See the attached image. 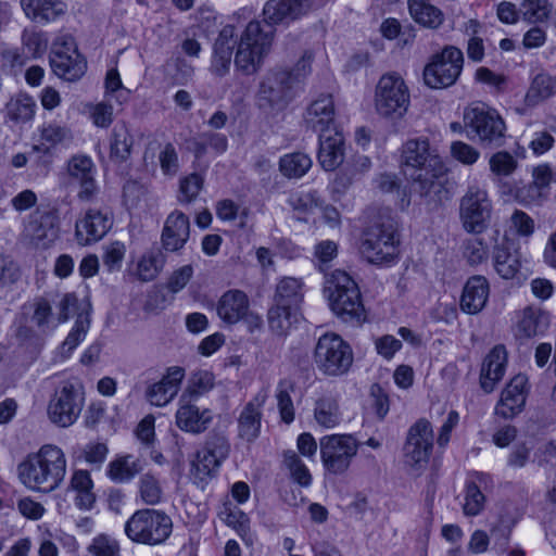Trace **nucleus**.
I'll use <instances>...</instances> for the list:
<instances>
[{
  "label": "nucleus",
  "instance_id": "3",
  "mask_svg": "<svg viewBox=\"0 0 556 556\" xmlns=\"http://www.w3.org/2000/svg\"><path fill=\"white\" fill-rule=\"evenodd\" d=\"M18 480L27 489L43 493L54 491L66 475V457L54 444H45L29 453L16 468Z\"/></svg>",
  "mask_w": 556,
  "mask_h": 556
},
{
  "label": "nucleus",
  "instance_id": "50",
  "mask_svg": "<svg viewBox=\"0 0 556 556\" xmlns=\"http://www.w3.org/2000/svg\"><path fill=\"white\" fill-rule=\"evenodd\" d=\"M88 329L89 320L79 316L60 348V353L63 357L66 358L72 354L76 346L85 339Z\"/></svg>",
  "mask_w": 556,
  "mask_h": 556
},
{
  "label": "nucleus",
  "instance_id": "47",
  "mask_svg": "<svg viewBox=\"0 0 556 556\" xmlns=\"http://www.w3.org/2000/svg\"><path fill=\"white\" fill-rule=\"evenodd\" d=\"M294 386L288 380H281L277 387V402L281 420L291 424L294 420V406L291 399V392Z\"/></svg>",
  "mask_w": 556,
  "mask_h": 556
},
{
  "label": "nucleus",
  "instance_id": "26",
  "mask_svg": "<svg viewBox=\"0 0 556 556\" xmlns=\"http://www.w3.org/2000/svg\"><path fill=\"white\" fill-rule=\"evenodd\" d=\"M344 137L334 130L319 135V149L317 159L320 166L328 172L338 168L344 161Z\"/></svg>",
  "mask_w": 556,
  "mask_h": 556
},
{
  "label": "nucleus",
  "instance_id": "6",
  "mask_svg": "<svg viewBox=\"0 0 556 556\" xmlns=\"http://www.w3.org/2000/svg\"><path fill=\"white\" fill-rule=\"evenodd\" d=\"M464 131L483 147H501L506 124L500 113L484 103H472L464 110Z\"/></svg>",
  "mask_w": 556,
  "mask_h": 556
},
{
  "label": "nucleus",
  "instance_id": "14",
  "mask_svg": "<svg viewBox=\"0 0 556 556\" xmlns=\"http://www.w3.org/2000/svg\"><path fill=\"white\" fill-rule=\"evenodd\" d=\"M433 447V430L426 419L413 425L404 445V464L414 472L426 468Z\"/></svg>",
  "mask_w": 556,
  "mask_h": 556
},
{
  "label": "nucleus",
  "instance_id": "56",
  "mask_svg": "<svg viewBox=\"0 0 556 556\" xmlns=\"http://www.w3.org/2000/svg\"><path fill=\"white\" fill-rule=\"evenodd\" d=\"M202 448L223 463L229 456L230 443L224 434L211 433Z\"/></svg>",
  "mask_w": 556,
  "mask_h": 556
},
{
  "label": "nucleus",
  "instance_id": "63",
  "mask_svg": "<svg viewBox=\"0 0 556 556\" xmlns=\"http://www.w3.org/2000/svg\"><path fill=\"white\" fill-rule=\"evenodd\" d=\"M108 446L104 443L92 442L85 446L83 454L85 460L96 467H100L106 458Z\"/></svg>",
  "mask_w": 556,
  "mask_h": 556
},
{
  "label": "nucleus",
  "instance_id": "48",
  "mask_svg": "<svg viewBox=\"0 0 556 556\" xmlns=\"http://www.w3.org/2000/svg\"><path fill=\"white\" fill-rule=\"evenodd\" d=\"M552 11V4L547 0H523L520 12L529 23L545 22Z\"/></svg>",
  "mask_w": 556,
  "mask_h": 556
},
{
  "label": "nucleus",
  "instance_id": "54",
  "mask_svg": "<svg viewBox=\"0 0 556 556\" xmlns=\"http://www.w3.org/2000/svg\"><path fill=\"white\" fill-rule=\"evenodd\" d=\"M480 24L476 20H470L466 26V31L471 35L467 45V55L473 62H480L484 56L483 40L477 36Z\"/></svg>",
  "mask_w": 556,
  "mask_h": 556
},
{
  "label": "nucleus",
  "instance_id": "24",
  "mask_svg": "<svg viewBox=\"0 0 556 556\" xmlns=\"http://www.w3.org/2000/svg\"><path fill=\"white\" fill-rule=\"evenodd\" d=\"M236 29L232 25L222 28L213 46V55L210 71L213 75L224 77L228 74L231 64L232 51L236 45Z\"/></svg>",
  "mask_w": 556,
  "mask_h": 556
},
{
  "label": "nucleus",
  "instance_id": "22",
  "mask_svg": "<svg viewBox=\"0 0 556 556\" xmlns=\"http://www.w3.org/2000/svg\"><path fill=\"white\" fill-rule=\"evenodd\" d=\"M527 383L525 375H516L509 381L495 407L496 415L509 419L522 410L527 399Z\"/></svg>",
  "mask_w": 556,
  "mask_h": 556
},
{
  "label": "nucleus",
  "instance_id": "12",
  "mask_svg": "<svg viewBox=\"0 0 556 556\" xmlns=\"http://www.w3.org/2000/svg\"><path fill=\"white\" fill-rule=\"evenodd\" d=\"M320 458L331 475L345 473L357 455L358 442L351 434H328L319 439Z\"/></svg>",
  "mask_w": 556,
  "mask_h": 556
},
{
  "label": "nucleus",
  "instance_id": "60",
  "mask_svg": "<svg viewBox=\"0 0 556 556\" xmlns=\"http://www.w3.org/2000/svg\"><path fill=\"white\" fill-rule=\"evenodd\" d=\"M159 161L161 169L165 175L174 176L177 174L179 168L178 154L172 143L165 144L160 152Z\"/></svg>",
  "mask_w": 556,
  "mask_h": 556
},
{
  "label": "nucleus",
  "instance_id": "35",
  "mask_svg": "<svg viewBox=\"0 0 556 556\" xmlns=\"http://www.w3.org/2000/svg\"><path fill=\"white\" fill-rule=\"evenodd\" d=\"M132 136L124 123H117L110 138V157L113 162L123 163L131 153Z\"/></svg>",
  "mask_w": 556,
  "mask_h": 556
},
{
  "label": "nucleus",
  "instance_id": "64",
  "mask_svg": "<svg viewBox=\"0 0 556 556\" xmlns=\"http://www.w3.org/2000/svg\"><path fill=\"white\" fill-rule=\"evenodd\" d=\"M125 255V245L121 242H113L106 247L103 255V264L109 270H115L121 267Z\"/></svg>",
  "mask_w": 556,
  "mask_h": 556
},
{
  "label": "nucleus",
  "instance_id": "15",
  "mask_svg": "<svg viewBox=\"0 0 556 556\" xmlns=\"http://www.w3.org/2000/svg\"><path fill=\"white\" fill-rule=\"evenodd\" d=\"M491 202L484 190L470 187L460 200L459 218L469 233L480 235L488 228Z\"/></svg>",
  "mask_w": 556,
  "mask_h": 556
},
{
  "label": "nucleus",
  "instance_id": "1",
  "mask_svg": "<svg viewBox=\"0 0 556 556\" xmlns=\"http://www.w3.org/2000/svg\"><path fill=\"white\" fill-rule=\"evenodd\" d=\"M313 0H269L263 9L264 21H251L240 35L235 66L244 75L260 71L274 40V25L305 13Z\"/></svg>",
  "mask_w": 556,
  "mask_h": 556
},
{
  "label": "nucleus",
  "instance_id": "19",
  "mask_svg": "<svg viewBox=\"0 0 556 556\" xmlns=\"http://www.w3.org/2000/svg\"><path fill=\"white\" fill-rule=\"evenodd\" d=\"M185 375V368L180 366L168 367L160 381L148 386L144 393L146 400L151 405L165 406L177 395Z\"/></svg>",
  "mask_w": 556,
  "mask_h": 556
},
{
  "label": "nucleus",
  "instance_id": "8",
  "mask_svg": "<svg viewBox=\"0 0 556 556\" xmlns=\"http://www.w3.org/2000/svg\"><path fill=\"white\" fill-rule=\"evenodd\" d=\"M353 359L351 345L337 333L323 334L315 345V365L326 376L338 377L346 374Z\"/></svg>",
  "mask_w": 556,
  "mask_h": 556
},
{
  "label": "nucleus",
  "instance_id": "40",
  "mask_svg": "<svg viewBox=\"0 0 556 556\" xmlns=\"http://www.w3.org/2000/svg\"><path fill=\"white\" fill-rule=\"evenodd\" d=\"M140 471L139 462L127 455L112 460L108 465L106 475L112 481L124 483L130 481Z\"/></svg>",
  "mask_w": 556,
  "mask_h": 556
},
{
  "label": "nucleus",
  "instance_id": "52",
  "mask_svg": "<svg viewBox=\"0 0 556 556\" xmlns=\"http://www.w3.org/2000/svg\"><path fill=\"white\" fill-rule=\"evenodd\" d=\"M203 178L201 175L193 173L180 180L178 201L189 204L200 193L203 188Z\"/></svg>",
  "mask_w": 556,
  "mask_h": 556
},
{
  "label": "nucleus",
  "instance_id": "51",
  "mask_svg": "<svg viewBox=\"0 0 556 556\" xmlns=\"http://www.w3.org/2000/svg\"><path fill=\"white\" fill-rule=\"evenodd\" d=\"M283 462L295 482L302 486H308L311 484L312 476L294 451H287Z\"/></svg>",
  "mask_w": 556,
  "mask_h": 556
},
{
  "label": "nucleus",
  "instance_id": "41",
  "mask_svg": "<svg viewBox=\"0 0 556 556\" xmlns=\"http://www.w3.org/2000/svg\"><path fill=\"white\" fill-rule=\"evenodd\" d=\"M215 386V376L208 370H198L193 372L188 381V386L181 393V401L197 400L210 392Z\"/></svg>",
  "mask_w": 556,
  "mask_h": 556
},
{
  "label": "nucleus",
  "instance_id": "10",
  "mask_svg": "<svg viewBox=\"0 0 556 556\" xmlns=\"http://www.w3.org/2000/svg\"><path fill=\"white\" fill-rule=\"evenodd\" d=\"M410 104L409 89L397 73L381 76L376 87L375 105L377 112L384 117L402 118Z\"/></svg>",
  "mask_w": 556,
  "mask_h": 556
},
{
  "label": "nucleus",
  "instance_id": "29",
  "mask_svg": "<svg viewBox=\"0 0 556 556\" xmlns=\"http://www.w3.org/2000/svg\"><path fill=\"white\" fill-rule=\"evenodd\" d=\"M506 362L507 353L504 345L494 346L485 356L480 374V386L486 393L492 392L496 383L502 380Z\"/></svg>",
  "mask_w": 556,
  "mask_h": 556
},
{
  "label": "nucleus",
  "instance_id": "18",
  "mask_svg": "<svg viewBox=\"0 0 556 556\" xmlns=\"http://www.w3.org/2000/svg\"><path fill=\"white\" fill-rule=\"evenodd\" d=\"M70 181L79 186L77 197L80 201H91L98 193L94 179L96 167L92 160L83 154L72 156L67 162Z\"/></svg>",
  "mask_w": 556,
  "mask_h": 556
},
{
  "label": "nucleus",
  "instance_id": "9",
  "mask_svg": "<svg viewBox=\"0 0 556 556\" xmlns=\"http://www.w3.org/2000/svg\"><path fill=\"white\" fill-rule=\"evenodd\" d=\"M292 75L288 70L268 72L258 86L256 104L266 114H276L285 110L295 96Z\"/></svg>",
  "mask_w": 556,
  "mask_h": 556
},
{
  "label": "nucleus",
  "instance_id": "42",
  "mask_svg": "<svg viewBox=\"0 0 556 556\" xmlns=\"http://www.w3.org/2000/svg\"><path fill=\"white\" fill-rule=\"evenodd\" d=\"M166 257L161 249H152L144 253L138 262L137 275L142 281L153 280L162 270Z\"/></svg>",
  "mask_w": 556,
  "mask_h": 556
},
{
  "label": "nucleus",
  "instance_id": "23",
  "mask_svg": "<svg viewBox=\"0 0 556 556\" xmlns=\"http://www.w3.org/2000/svg\"><path fill=\"white\" fill-rule=\"evenodd\" d=\"M178 405L175 419L176 426L180 430L199 434L210 427L213 420L211 409H200L197 405L192 404V400L181 401V397H179Z\"/></svg>",
  "mask_w": 556,
  "mask_h": 556
},
{
  "label": "nucleus",
  "instance_id": "43",
  "mask_svg": "<svg viewBox=\"0 0 556 556\" xmlns=\"http://www.w3.org/2000/svg\"><path fill=\"white\" fill-rule=\"evenodd\" d=\"M311 167L312 159L302 152L285 154L279 161V169L287 178H301Z\"/></svg>",
  "mask_w": 556,
  "mask_h": 556
},
{
  "label": "nucleus",
  "instance_id": "33",
  "mask_svg": "<svg viewBox=\"0 0 556 556\" xmlns=\"http://www.w3.org/2000/svg\"><path fill=\"white\" fill-rule=\"evenodd\" d=\"M220 465L222 462L208 454L207 451L200 450L191 464L193 482L201 489H204L208 481L216 476Z\"/></svg>",
  "mask_w": 556,
  "mask_h": 556
},
{
  "label": "nucleus",
  "instance_id": "7",
  "mask_svg": "<svg viewBox=\"0 0 556 556\" xmlns=\"http://www.w3.org/2000/svg\"><path fill=\"white\" fill-rule=\"evenodd\" d=\"M172 532L173 520L161 509H138L125 523V533L132 542L149 546L165 543Z\"/></svg>",
  "mask_w": 556,
  "mask_h": 556
},
{
  "label": "nucleus",
  "instance_id": "55",
  "mask_svg": "<svg viewBox=\"0 0 556 556\" xmlns=\"http://www.w3.org/2000/svg\"><path fill=\"white\" fill-rule=\"evenodd\" d=\"M52 317V307L49 301L43 298L36 299L34 302V314L31 316V320L42 332L55 327V325L50 327Z\"/></svg>",
  "mask_w": 556,
  "mask_h": 556
},
{
  "label": "nucleus",
  "instance_id": "46",
  "mask_svg": "<svg viewBox=\"0 0 556 556\" xmlns=\"http://www.w3.org/2000/svg\"><path fill=\"white\" fill-rule=\"evenodd\" d=\"M485 505V496L480 490L477 481H467L465 486V498L463 511L465 516H478Z\"/></svg>",
  "mask_w": 556,
  "mask_h": 556
},
{
  "label": "nucleus",
  "instance_id": "59",
  "mask_svg": "<svg viewBox=\"0 0 556 556\" xmlns=\"http://www.w3.org/2000/svg\"><path fill=\"white\" fill-rule=\"evenodd\" d=\"M451 153L453 157L466 165L475 164L480 156V152L476 148L463 141L453 142Z\"/></svg>",
  "mask_w": 556,
  "mask_h": 556
},
{
  "label": "nucleus",
  "instance_id": "31",
  "mask_svg": "<svg viewBox=\"0 0 556 556\" xmlns=\"http://www.w3.org/2000/svg\"><path fill=\"white\" fill-rule=\"evenodd\" d=\"M549 326V316L539 307L528 306L520 315L517 323L518 336L521 338H533L544 333Z\"/></svg>",
  "mask_w": 556,
  "mask_h": 556
},
{
  "label": "nucleus",
  "instance_id": "49",
  "mask_svg": "<svg viewBox=\"0 0 556 556\" xmlns=\"http://www.w3.org/2000/svg\"><path fill=\"white\" fill-rule=\"evenodd\" d=\"M463 255L471 266L482 264L489 257V245L481 238H469L463 243Z\"/></svg>",
  "mask_w": 556,
  "mask_h": 556
},
{
  "label": "nucleus",
  "instance_id": "21",
  "mask_svg": "<svg viewBox=\"0 0 556 556\" xmlns=\"http://www.w3.org/2000/svg\"><path fill=\"white\" fill-rule=\"evenodd\" d=\"M189 237V217L178 210L172 212L166 217L162 229V248L167 252H178L186 245Z\"/></svg>",
  "mask_w": 556,
  "mask_h": 556
},
{
  "label": "nucleus",
  "instance_id": "25",
  "mask_svg": "<svg viewBox=\"0 0 556 556\" xmlns=\"http://www.w3.org/2000/svg\"><path fill=\"white\" fill-rule=\"evenodd\" d=\"M265 393H257L242 408L238 418L239 437L247 442L255 441L261 432L262 407L266 401Z\"/></svg>",
  "mask_w": 556,
  "mask_h": 556
},
{
  "label": "nucleus",
  "instance_id": "38",
  "mask_svg": "<svg viewBox=\"0 0 556 556\" xmlns=\"http://www.w3.org/2000/svg\"><path fill=\"white\" fill-rule=\"evenodd\" d=\"M314 418L323 428L330 429L337 427L341 420L337 400L332 396H323L317 400L314 408Z\"/></svg>",
  "mask_w": 556,
  "mask_h": 556
},
{
  "label": "nucleus",
  "instance_id": "30",
  "mask_svg": "<svg viewBox=\"0 0 556 556\" xmlns=\"http://www.w3.org/2000/svg\"><path fill=\"white\" fill-rule=\"evenodd\" d=\"M28 18L36 23H50L64 15L66 4L62 0H21Z\"/></svg>",
  "mask_w": 556,
  "mask_h": 556
},
{
  "label": "nucleus",
  "instance_id": "57",
  "mask_svg": "<svg viewBox=\"0 0 556 556\" xmlns=\"http://www.w3.org/2000/svg\"><path fill=\"white\" fill-rule=\"evenodd\" d=\"M489 163L490 169L498 176H508L517 168V161L506 151L494 153Z\"/></svg>",
  "mask_w": 556,
  "mask_h": 556
},
{
  "label": "nucleus",
  "instance_id": "2",
  "mask_svg": "<svg viewBox=\"0 0 556 556\" xmlns=\"http://www.w3.org/2000/svg\"><path fill=\"white\" fill-rule=\"evenodd\" d=\"M404 175L413 180L414 190L429 205H438L446 199L443 176L445 166L427 138L407 140L401 152Z\"/></svg>",
  "mask_w": 556,
  "mask_h": 556
},
{
  "label": "nucleus",
  "instance_id": "36",
  "mask_svg": "<svg viewBox=\"0 0 556 556\" xmlns=\"http://www.w3.org/2000/svg\"><path fill=\"white\" fill-rule=\"evenodd\" d=\"M408 9L414 21L425 27L438 28L443 23V13L429 0H408Z\"/></svg>",
  "mask_w": 556,
  "mask_h": 556
},
{
  "label": "nucleus",
  "instance_id": "45",
  "mask_svg": "<svg viewBox=\"0 0 556 556\" xmlns=\"http://www.w3.org/2000/svg\"><path fill=\"white\" fill-rule=\"evenodd\" d=\"M36 104L31 97L17 94L7 104V114L14 122H27L33 118Z\"/></svg>",
  "mask_w": 556,
  "mask_h": 556
},
{
  "label": "nucleus",
  "instance_id": "28",
  "mask_svg": "<svg viewBox=\"0 0 556 556\" xmlns=\"http://www.w3.org/2000/svg\"><path fill=\"white\" fill-rule=\"evenodd\" d=\"M490 294L489 281L477 275L470 277L464 286L460 308L467 314H477L485 306Z\"/></svg>",
  "mask_w": 556,
  "mask_h": 556
},
{
  "label": "nucleus",
  "instance_id": "44",
  "mask_svg": "<svg viewBox=\"0 0 556 556\" xmlns=\"http://www.w3.org/2000/svg\"><path fill=\"white\" fill-rule=\"evenodd\" d=\"M138 493L143 504L149 506L160 504L163 498L160 479L152 472L143 473L138 481Z\"/></svg>",
  "mask_w": 556,
  "mask_h": 556
},
{
  "label": "nucleus",
  "instance_id": "39",
  "mask_svg": "<svg viewBox=\"0 0 556 556\" xmlns=\"http://www.w3.org/2000/svg\"><path fill=\"white\" fill-rule=\"evenodd\" d=\"M298 309L287 305L275 303L268 311V324L270 329L278 336L288 333L292 324L298 320Z\"/></svg>",
  "mask_w": 556,
  "mask_h": 556
},
{
  "label": "nucleus",
  "instance_id": "4",
  "mask_svg": "<svg viewBox=\"0 0 556 556\" xmlns=\"http://www.w3.org/2000/svg\"><path fill=\"white\" fill-rule=\"evenodd\" d=\"M397 222L389 208L371 218L363 232L361 252L372 264H388L397 255Z\"/></svg>",
  "mask_w": 556,
  "mask_h": 556
},
{
  "label": "nucleus",
  "instance_id": "27",
  "mask_svg": "<svg viewBox=\"0 0 556 556\" xmlns=\"http://www.w3.org/2000/svg\"><path fill=\"white\" fill-rule=\"evenodd\" d=\"M248 295L241 290L226 291L217 302V315L228 324L233 325L243 319L249 313Z\"/></svg>",
  "mask_w": 556,
  "mask_h": 556
},
{
  "label": "nucleus",
  "instance_id": "32",
  "mask_svg": "<svg viewBox=\"0 0 556 556\" xmlns=\"http://www.w3.org/2000/svg\"><path fill=\"white\" fill-rule=\"evenodd\" d=\"M304 299V282L301 278H281L275 291L274 301L282 305L299 309Z\"/></svg>",
  "mask_w": 556,
  "mask_h": 556
},
{
  "label": "nucleus",
  "instance_id": "17",
  "mask_svg": "<svg viewBox=\"0 0 556 556\" xmlns=\"http://www.w3.org/2000/svg\"><path fill=\"white\" fill-rule=\"evenodd\" d=\"M113 219L106 211L89 208L75 225V238L80 245L100 241L112 228Z\"/></svg>",
  "mask_w": 556,
  "mask_h": 556
},
{
  "label": "nucleus",
  "instance_id": "61",
  "mask_svg": "<svg viewBox=\"0 0 556 556\" xmlns=\"http://www.w3.org/2000/svg\"><path fill=\"white\" fill-rule=\"evenodd\" d=\"M22 39L24 46L34 58L41 55L48 46V40L42 33L25 30Z\"/></svg>",
  "mask_w": 556,
  "mask_h": 556
},
{
  "label": "nucleus",
  "instance_id": "53",
  "mask_svg": "<svg viewBox=\"0 0 556 556\" xmlns=\"http://www.w3.org/2000/svg\"><path fill=\"white\" fill-rule=\"evenodd\" d=\"M87 551L92 556H119L121 548L114 538L102 533L93 538Z\"/></svg>",
  "mask_w": 556,
  "mask_h": 556
},
{
  "label": "nucleus",
  "instance_id": "16",
  "mask_svg": "<svg viewBox=\"0 0 556 556\" xmlns=\"http://www.w3.org/2000/svg\"><path fill=\"white\" fill-rule=\"evenodd\" d=\"M49 60L53 73L67 81L80 79L87 70L86 60L71 38L54 41Z\"/></svg>",
  "mask_w": 556,
  "mask_h": 556
},
{
  "label": "nucleus",
  "instance_id": "34",
  "mask_svg": "<svg viewBox=\"0 0 556 556\" xmlns=\"http://www.w3.org/2000/svg\"><path fill=\"white\" fill-rule=\"evenodd\" d=\"M554 94H556V76L539 73L531 81L525 96V103L528 106H535Z\"/></svg>",
  "mask_w": 556,
  "mask_h": 556
},
{
  "label": "nucleus",
  "instance_id": "20",
  "mask_svg": "<svg viewBox=\"0 0 556 556\" xmlns=\"http://www.w3.org/2000/svg\"><path fill=\"white\" fill-rule=\"evenodd\" d=\"M334 117L333 98L323 93L309 104L304 118L308 128L321 135L337 130Z\"/></svg>",
  "mask_w": 556,
  "mask_h": 556
},
{
  "label": "nucleus",
  "instance_id": "13",
  "mask_svg": "<svg viewBox=\"0 0 556 556\" xmlns=\"http://www.w3.org/2000/svg\"><path fill=\"white\" fill-rule=\"evenodd\" d=\"M464 65L463 51L454 46H446L434 54L424 70V80L430 88L439 89L454 85Z\"/></svg>",
  "mask_w": 556,
  "mask_h": 556
},
{
  "label": "nucleus",
  "instance_id": "11",
  "mask_svg": "<svg viewBox=\"0 0 556 556\" xmlns=\"http://www.w3.org/2000/svg\"><path fill=\"white\" fill-rule=\"evenodd\" d=\"M84 403L81 387L68 380L62 381L49 400L48 418L58 427L67 428L78 419Z\"/></svg>",
  "mask_w": 556,
  "mask_h": 556
},
{
  "label": "nucleus",
  "instance_id": "58",
  "mask_svg": "<svg viewBox=\"0 0 556 556\" xmlns=\"http://www.w3.org/2000/svg\"><path fill=\"white\" fill-rule=\"evenodd\" d=\"M20 277L18 265L9 257L0 255V289L15 283Z\"/></svg>",
  "mask_w": 556,
  "mask_h": 556
},
{
  "label": "nucleus",
  "instance_id": "62",
  "mask_svg": "<svg viewBox=\"0 0 556 556\" xmlns=\"http://www.w3.org/2000/svg\"><path fill=\"white\" fill-rule=\"evenodd\" d=\"M377 353L386 359H391L401 350L402 342L393 336L386 334L375 340Z\"/></svg>",
  "mask_w": 556,
  "mask_h": 556
},
{
  "label": "nucleus",
  "instance_id": "5",
  "mask_svg": "<svg viewBox=\"0 0 556 556\" xmlns=\"http://www.w3.org/2000/svg\"><path fill=\"white\" fill-rule=\"evenodd\" d=\"M324 294L341 320L359 325L366 319L358 285L346 271L336 269L326 274Z\"/></svg>",
  "mask_w": 556,
  "mask_h": 556
},
{
  "label": "nucleus",
  "instance_id": "37",
  "mask_svg": "<svg viewBox=\"0 0 556 556\" xmlns=\"http://www.w3.org/2000/svg\"><path fill=\"white\" fill-rule=\"evenodd\" d=\"M521 266L520 254L508 245H501L494 252V267L504 279H511Z\"/></svg>",
  "mask_w": 556,
  "mask_h": 556
}]
</instances>
